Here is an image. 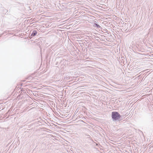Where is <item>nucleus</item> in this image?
I'll use <instances>...</instances> for the list:
<instances>
[{"instance_id":"6","label":"nucleus","mask_w":153,"mask_h":153,"mask_svg":"<svg viewBox=\"0 0 153 153\" xmlns=\"http://www.w3.org/2000/svg\"><path fill=\"white\" fill-rule=\"evenodd\" d=\"M139 69V68L137 69L136 70H134V71H135L136 72H139V71L140 70H138Z\"/></svg>"},{"instance_id":"2","label":"nucleus","mask_w":153,"mask_h":153,"mask_svg":"<svg viewBox=\"0 0 153 153\" xmlns=\"http://www.w3.org/2000/svg\"><path fill=\"white\" fill-rule=\"evenodd\" d=\"M120 63L121 65H125L126 62V59L123 57H121V58H120Z\"/></svg>"},{"instance_id":"10","label":"nucleus","mask_w":153,"mask_h":153,"mask_svg":"<svg viewBox=\"0 0 153 153\" xmlns=\"http://www.w3.org/2000/svg\"><path fill=\"white\" fill-rule=\"evenodd\" d=\"M137 62H136V63H135V65H137Z\"/></svg>"},{"instance_id":"3","label":"nucleus","mask_w":153,"mask_h":153,"mask_svg":"<svg viewBox=\"0 0 153 153\" xmlns=\"http://www.w3.org/2000/svg\"><path fill=\"white\" fill-rule=\"evenodd\" d=\"M37 34V31L36 30L33 31L32 33L31 36L32 37L35 36Z\"/></svg>"},{"instance_id":"11","label":"nucleus","mask_w":153,"mask_h":153,"mask_svg":"<svg viewBox=\"0 0 153 153\" xmlns=\"http://www.w3.org/2000/svg\"><path fill=\"white\" fill-rule=\"evenodd\" d=\"M96 145H98V144H96Z\"/></svg>"},{"instance_id":"8","label":"nucleus","mask_w":153,"mask_h":153,"mask_svg":"<svg viewBox=\"0 0 153 153\" xmlns=\"http://www.w3.org/2000/svg\"><path fill=\"white\" fill-rule=\"evenodd\" d=\"M138 68V67H136L135 68H134V69H136V68Z\"/></svg>"},{"instance_id":"7","label":"nucleus","mask_w":153,"mask_h":153,"mask_svg":"<svg viewBox=\"0 0 153 153\" xmlns=\"http://www.w3.org/2000/svg\"><path fill=\"white\" fill-rule=\"evenodd\" d=\"M139 132H138V133H139V134H140L141 133H142V131H139Z\"/></svg>"},{"instance_id":"4","label":"nucleus","mask_w":153,"mask_h":153,"mask_svg":"<svg viewBox=\"0 0 153 153\" xmlns=\"http://www.w3.org/2000/svg\"><path fill=\"white\" fill-rule=\"evenodd\" d=\"M94 25H95V26L98 28H100L101 27L99 25L95 23Z\"/></svg>"},{"instance_id":"5","label":"nucleus","mask_w":153,"mask_h":153,"mask_svg":"<svg viewBox=\"0 0 153 153\" xmlns=\"http://www.w3.org/2000/svg\"><path fill=\"white\" fill-rule=\"evenodd\" d=\"M130 48H132V50H133V44H132V45H131L130 46Z\"/></svg>"},{"instance_id":"9","label":"nucleus","mask_w":153,"mask_h":153,"mask_svg":"<svg viewBox=\"0 0 153 153\" xmlns=\"http://www.w3.org/2000/svg\"><path fill=\"white\" fill-rule=\"evenodd\" d=\"M137 77L135 78V79H137Z\"/></svg>"},{"instance_id":"1","label":"nucleus","mask_w":153,"mask_h":153,"mask_svg":"<svg viewBox=\"0 0 153 153\" xmlns=\"http://www.w3.org/2000/svg\"><path fill=\"white\" fill-rule=\"evenodd\" d=\"M111 117L113 120L116 121L120 119L121 116L118 112L114 111L112 112Z\"/></svg>"}]
</instances>
